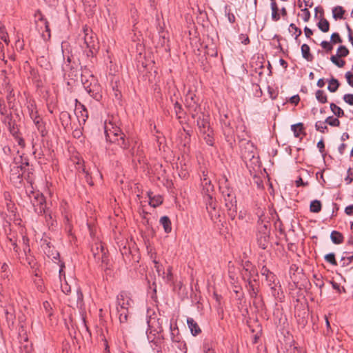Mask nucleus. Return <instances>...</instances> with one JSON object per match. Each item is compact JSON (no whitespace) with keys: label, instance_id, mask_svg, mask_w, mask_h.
Segmentation results:
<instances>
[{"label":"nucleus","instance_id":"f257e3e1","mask_svg":"<svg viewBox=\"0 0 353 353\" xmlns=\"http://www.w3.org/2000/svg\"><path fill=\"white\" fill-rule=\"evenodd\" d=\"M104 132L107 141L117 143L132 156L135 154L134 148L130 147L129 140L125 139V134L121 132L120 127L113 118L105 121Z\"/></svg>","mask_w":353,"mask_h":353},{"label":"nucleus","instance_id":"f03ea898","mask_svg":"<svg viewBox=\"0 0 353 353\" xmlns=\"http://www.w3.org/2000/svg\"><path fill=\"white\" fill-rule=\"evenodd\" d=\"M134 301L130 294L125 291L121 292L117 296L116 310L121 324H125L131 317V309Z\"/></svg>","mask_w":353,"mask_h":353},{"label":"nucleus","instance_id":"7ed1b4c3","mask_svg":"<svg viewBox=\"0 0 353 353\" xmlns=\"http://www.w3.org/2000/svg\"><path fill=\"white\" fill-rule=\"evenodd\" d=\"M227 182L228 179H225L224 182L221 183L219 188L224 199L228 215L232 220H234L237 214L236 195Z\"/></svg>","mask_w":353,"mask_h":353},{"label":"nucleus","instance_id":"20e7f679","mask_svg":"<svg viewBox=\"0 0 353 353\" xmlns=\"http://www.w3.org/2000/svg\"><path fill=\"white\" fill-rule=\"evenodd\" d=\"M195 119H196V125L199 134L208 145L212 146L214 143V132L210 125L209 115L201 111Z\"/></svg>","mask_w":353,"mask_h":353},{"label":"nucleus","instance_id":"39448f33","mask_svg":"<svg viewBox=\"0 0 353 353\" xmlns=\"http://www.w3.org/2000/svg\"><path fill=\"white\" fill-rule=\"evenodd\" d=\"M26 192L34 207V212L39 215L46 213V199L43 194L38 190H34L32 185L26 188Z\"/></svg>","mask_w":353,"mask_h":353},{"label":"nucleus","instance_id":"423d86ee","mask_svg":"<svg viewBox=\"0 0 353 353\" xmlns=\"http://www.w3.org/2000/svg\"><path fill=\"white\" fill-rule=\"evenodd\" d=\"M149 327L150 325H149ZM163 328L160 326L157 329L152 330L150 327L147 331V338L150 346L155 353H162L161 345L163 341L162 334Z\"/></svg>","mask_w":353,"mask_h":353},{"label":"nucleus","instance_id":"0eeeda50","mask_svg":"<svg viewBox=\"0 0 353 353\" xmlns=\"http://www.w3.org/2000/svg\"><path fill=\"white\" fill-rule=\"evenodd\" d=\"M185 105L193 119L196 118L201 111L199 98L191 90H188L185 94Z\"/></svg>","mask_w":353,"mask_h":353},{"label":"nucleus","instance_id":"6e6552de","mask_svg":"<svg viewBox=\"0 0 353 353\" xmlns=\"http://www.w3.org/2000/svg\"><path fill=\"white\" fill-rule=\"evenodd\" d=\"M34 21L37 25V27L40 29H45V32H42L41 36L45 41H47L50 39V30L49 27V23L47 19L44 17L43 14L40 10H37L34 13Z\"/></svg>","mask_w":353,"mask_h":353},{"label":"nucleus","instance_id":"1a4fd4ad","mask_svg":"<svg viewBox=\"0 0 353 353\" xmlns=\"http://www.w3.org/2000/svg\"><path fill=\"white\" fill-rule=\"evenodd\" d=\"M232 115L230 112H227L220 115V123L224 135L228 138L233 135L234 132V128L232 123Z\"/></svg>","mask_w":353,"mask_h":353},{"label":"nucleus","instance_id":"9d476101","mask_svg":"<svg viewBox=\"0 0 353 353\" xmlns=\"http://www.w3.org/2000/svg\"><path fill=\"white\" fill-rule=\"evenodd\" d=\"M270 230L266 225H261L259 228L258 232L256 234V240L259 246L265 250L269 245Z\"/></svg>","mask_w":353,"mask_h":353},{"label":"nucleus","instance_id":"9b49d317","mask_svg":"<svg viewBox=\"0 0 353 353\" xmlns=\"http://www.w3.org/2000/svg\"><path fill=\"white\" fill-rule=\"evenodd\" d=\"M95 81V80H94ZM84 88L87 92L91 97L97 101H99L102 99L101 87L97 82H91L89 85L87 83H83Z\"/></svg>","mask_w":353,"mask_h":353},{"label":"nucleus","instance_id":"f8f14e48","mask_svg":"<svg viewBox=\"0 0 353 353\" xmlns=\"http://www.w3.org/2000/svg\"><path fill=\"white\" fill-rule=\"evenodd\" d=\"M204 199L205 202L206 210H208V212L211 219H212L214 217L219 216L218 211L216 210V201L214 199L213 195L204 196Z\"/></svg>","mask_w":353,"mask_h":353},{"label":"nucleus","instance_id":"ddd939ff","mask_svg":"<svg viewBox=\"0 0 353 353\" xmlns=\"http://www.w3.org/2000/svg\"><path fill=\"white\" fill-rule=\"evenodd\" d=\"M83 32L84 44L85 45L86 48L92 50V49L94 48L95 46V40L94 37H93L92 31L89 27L84 26L83 28Z\"/></svg>","mask_w":353,"mask_h":353},{"label":"nucleus","instance_id":"4468645a","mask_svg":"<svg viewBox=\"0 0 353 353\" xmlns=\"http://www.w3.org/2000/svg\"><path fill=\"white\" fill-rule=\"evenodd\" d=\"M202 194L203 196H212L214 192V185L211 181L207 177V174L203 172V178H201Z\"/></svg>","mask_w":353,"mask_h":353},{"label":"nucleus","instance_id":"2eb2a0df","mask_svg":"<svg viewBox=\"0 0 353 353\" xmlns=\"http://www.w3.org/2000/svg\"><path fill=\"white\" fill-rule=\"evenodd\" d=\"M20 158L21 159V165L11 169L12 174H16L18 179H20L23 174L26 172V168H30L28 160L27 159H23L22 157H20Z\"/></svg>","mask_w":353,"mask_h":353},{"label":"nucleus","instance_id":"dca6fc26","mask_svg":"<svg viewBox=\"0 0 353 353\" xmlns=\"http://www.w3.org/2000/svg\"><path fill=\"white\" fill-rule=\"evenodd\" d=\"M79 106L81 107V109L77 111L76 114L77 117L78 119L79 125H84L86 122V120L88 118V112L83 104L81 103H79Z\"/></svg>","mask_w":353,"mask_h":353},{"label":"nucleus","instance_id":"f3484780","mask_svg":"<svg viewBox=\"0 0 353 353\" xmlns=\"http://www.w3.org/2000/svg\"><path fill=\"white\" fill-rule=\"evenodd\" d=\"M321 19L317 23V26L320 30L323 32H327L330 29V23L329 21L324 17V10L323 8H321Z\"/></svg>","mask_w":353,"mask_h":353},{"label":"nucleus","instance_id":"a211bd4d","mask_svg":"<svg viewBox=\"0 0 353 353\" xmlns=\"http://www.w3.org/2000/svg\"><path fill=\"white\" fill-rule=\"evenodd\" d=\"M59 119L62 126L65 129L71 125V115L67 111H63L60 113Z\"/></svg>","mask_w":353,"mask_h":353},{"label":"nucleus","instance_id":"6ab92c4d","mask_svg":"<svg viewBox=\"0 0 353 353\" xmlns=\"http://www.w3.org/2000/svg\"><path fill=\"white\" fill-rule=\"evenodd\" d=\"M187 323L192 335L196 336L201 332L199 325L192 318H188Z\"/></svg>","mask_w":353,"mask_h":353},{"label":"nucleus","instance_id":"aec40b11","mask_svg":"<svg viewBox=\"0 0 353 353\" xmlns=\"http://www.w3.org/2000/svg\"><path fill=\"white\" fill-rule=\"evenodd\" d=\"M101 252H93L94 257L97 261L101 260L102 263H108V257L106 256V252L104 250V248L102 245H100Z\"/></svg>","mask_w":353,"mask_h":353},{"label":"nucleus","instance_id":"412c9836","mask_svg":"<svg viewBox=\"0 0 353 353\" xmlns=\"http://www.w3.org/2000/svg\"><path fill=\"white\" fill-rule=\"evenodd\" d=\"M330 239L332 243L336 245L342 243L344 240V237L342 233L336 230H333L331 232Z\"/></svg>","mask_w":353,"mask_h":353},{"label":"nucleus","instance_id":"4be33fe9","mask_svg":"<svg viewBox=\"0 0 353 353\" xmlns=\"http://www.w3.org/2000/svg\"><path fill=\"white\" fill-rule=\"evenodd\" d=\"M159 222L162 225L165 233H170L172 231L171 221L168 216H162Z\"/></svg>","mask_w":353,"mask_h":353},{"label":"nucleus","instance_id":"5701e85b","mask_svg":"<svg viewBox=\"0 0 353 353\" xmlns=\"http://www.w3.org/2000/svg\"><path fill=\"white\" fill-rule=\"evenodd\" d=\"M271 1V10H272V19L274 21H278L280 19V14H279V8L275 0Z\"/></svg>","mask_w":353,"mask_h":353},{"label":"nucleus","instance_id":"b1692460","mask_svg":"<svg viewBox=\"0 0 353 353\" xmlns=\"http://www.w3.org/2000/svg\"><path fill=\"white\" fill-rule=\"evenodd\" d=\"M353 261V252H345L341 259L342 266H347Z\"/></svg>","mask_w":353,"mask_h":353},{"label":"nucleus","instance_id":"393cba45","mask_svg":"<svg viewBox=\"0 0 353 353\" xmlns=\"http://www.w3.org/2000/svg\"><path fill=\"white\" fill-rule=\"evenodd\" d=\"M301 54L304 59L307 61H312L313 60V56L310 53V48L307 44H303L301 46Z\"/></svg>","mask_w":353,"mask_h":353},{"label":"nucleus","instance_id":"a878e982","mask_svg":"<svg viewBox=\"0 0 353 353\" xmlns=\"http://www.w3.org/2000/svg\"><path fill=\"white\" fill-rule=\"evenodd\" d=\"M345 10L341 6H337L332 9V16L333 18L336 20L341 19L343 18V14H345Z\"/></svg>","mask_w":353,"mask_h":353},{"label":"nucleus","instance_id":"bb28decb","mask_svg":"<svg viewBox=\"0 0 353 353\" xmlns=\"http://www.w3.org/2000/svg\"><path fill=\"white\" fill-rule=\"evenodd\" d=\"M170 332H171V339L172 342L180 343L181 340V336L179 335V331L177 327H172V324L170 325Z\"/></svg>","mask_w":353,"mask_h":353},{"label":"nucleus","instance_id":"cd10ccee","mask_svg":"<svg viewBox=\"0 0 353 353\" xmlns=\"http://www.w3.org/2000/svg\"><path fill=\"white\" fill-rule=\"evenodd\" d=\"M303 124L302 123L291 125V130L293 132L294 137L296 138L300 137L301 134L303 133Z\"/></svg>","mask_w":353,"mask_h":353},{"label":"nucleus","instance_id":"c85d7f7f","mask_svg":"<svg viewBox=\"0 0 353 353\" xmlns=\"http://www.w3.org/2000/svg\"><path fill=\"white\" fill-rule=\"evenodd\" d=\"M328 83L329 85L327 86V90L330 92H335L340 85L339 81L334 78H332L331 79H330L328 81Z\"/></svg>","mask_w":353,"mask_h":353},{"label":"nucleus","instance_id":"c756f323","mask_svg":"<svg viewBox=\"0 0 353 353\" xmlns=\"http://www.w3.org/2000/svg\"><path fill=\"white\" fill-rule=\"evenodd\" d=\"M34 123L35 124L37 130L41 134L42 137L45 136V125L42 122V119L38 117L36 119H32Z\"/></svg>","mask_w":353,"mask_h":353},{"label":"nucleus","instance_id":"7c9ffc66","mask_svg":"<svg viewBox=\"0 0 353 353\" xmlns=\"http://www.w3.org/2000/svg\"><path fill=\"white\" fill-rule=\"evenodd\" d=\"M315 97L316 100L321 103H325L327 102V97L325 92L322 90L316 91Z\"/></svg>","mask_w":353,"mask_h":353},{"label":"nucleus","instance_id":"2f4dec72","mask_svg":"<svg viewBox=\"0 0 353 353\" xmlns=\"http://www.w3.org/2000/svg\"><path fill=\"white\" fill-rule=\"evenodd\" d=\"M330 106L333 114L337 117H342L344 116V111L335 103H331Z\"/></svg>","mask_w":353,"mask_h":353},{"label":"nucleus","instance_id":"473e14b6","mask_svg":"<svg viewBox=\"0 0 353 353\" xmlns=\"http://www.w3.org/2000/svg\"><path fill=\"white\" fill-rule=\"evenodd\" d=\"M312 212L318 213L321 210V203L319 200H314L311 202L310 206Z\"/></svg>","mask_w":353,"mask_h":353},{"label":"nucleus","instance_id":"72a5a7b5","mask_svg":"<svg viewBox=\"0 0 353 353\" xmlns=\"http://www.w3.org/2000/svg\"><path fill=\"white\" fill-rule=\"evenodd\" d=\"M336 54L332 55L330 57V61L339 68H343L345 65V61L340 59Z\"/></svg>","mask_w":353,"mask_h":353},{"label":"nucleus","instance_id":"f704fd0d","mask_svg":"<svg viewBox=\"0 0 353 353\" xmlns=\"http://www.w3.org/2000/svg\"><path fill=\"white\" fill-rule=\"evenodd\" d=\"M261 274L262 275H265L266 276V279L269 282H274V274H272L265 266H263L261 269Z\"/></svg>","mask_w":353,"mask_h":353},{"label":"nucleus","instance_id":"c9c22d12","mask_svg":"<svg viewBox=\"0 0 353 353\" xmlns=\"http://www.w3.org/2000/svg\"><path fill=\"white\" fill-rule=\"evenodd\" d=\"M45 214V219L48 225H53V222L54 221V217L52 214V212L51 210H50L48 208L46 207V213H42L41 215Z\"/></svg>","mask_w":353,"mask_h":353},{"label":"nucleus","instance_id":"e433bc0d","mask_svg":"<svg viewBox=\"0 0 353 353\" xmlns=\"http://www.w3.org/2000/svg\"><path fill=\"white\" fill-rule=\"evenodd\" d=\"M174 109L176 114V116L178 119H181L183 115L184 114L183 110L182 108V106L180 103H179L177 101L174 103Z\"/></svg>","mask_w":353,"mask_h":353},{"label":"nucleus","instance_id":"4c0bfd02","mask_svg":"<svg viewBox=\"0 0 353 353\" xmlns=\"http://www.w3.org/2000/svg\"><path fill=\"white\" fill-rule=\"evenodd\" d=\"M349 53V50L345 46H340L337 49L336 55L340 57H345Z\"/></svg>","mask_w":353,"mask_h":353},{"label":"nucleus","instance_id":"58836bf2","mask_svg":"<svg viewBox=\"0 0 353 353\" xmlns=\"http://www.w3.org/2000/svg\"><path fill=\"white\" fill-rule=\"evenodd\" d=\"M289 30L295 35V39H297V38L302 34L301 30L296 27L294 23H291L290 25Z\"/></svg>","mask_w":353,"mask_h":353},{"label":"nucleus","instance_id":"ea45409f","mask_svg":"<svg viewBox=\"0 0 353 353\" xmlns=\"http://www.w3.org/2000/svg\"><path fill=\"white\" fill-rule=\"evenodd\" d=\"M28 112L30 118L32 119H36L37 117H39L38 115L37 111L36 110V107L34 104L31 103L28 106Z\"/></svg>","mask_w":353,"mask_h":353},{"label":"nucleus","instance_id":"a19ab883","mask_svg":"<svg viewBox=\"0 0 353 353\" xmlns=\"http://www.w3.org/2000/svg\"><path fill=\"white\" fill-rule=\"evenodd\" d=\"M325 123L334 127H338L340 125V121L337 118H334L333 117H328L325 119Z\"/></svg>","mask_w":353,"mask_h":353},{"label":"nucleus","instance_id":"79ce46f5","mask_svg":"<svg viewBox=\"0 0 353 353\" xmlns=\"http://www.w3.org/2000/svg\"><path fill=\"white\" fill-rule=\"evenodd\" d=\"M324 259L327 263L332 264V265L336 266L338 265L337 261L335 259L334 253H329V254H326L324 256Z\"/></svg>","mask_w":353,"mask_h":353},{"label":"nucleus","instance_id":"37998d69","mask_svg":"<svg viewBox=\"0 0 353 353\" xmlns=\"http://www.w3.org/2000/svg\"><path fill=\"white\" fill-rule=\"evenodd\" d=\"M0 39L3 40L6 45L9 44L10 40L8 35L3 26H0Z\"/></svg>","mask_w":353,"mask_h":353},{"label":"nucleus","instance_id":"c03bdc74","mask_svg":"<svg viewBox=\"0 0 353 353\" xmlns=\"http://www.w3.org/2000/svg\"><path fill=\"white\" fill-rule=\"evenodd\" d=\"M61 291L65 294H69V293L71 292V287L70 285L68 283V282L66 281V280H64V283L61 282Z\"/></svg>","mask_w":353,"mask_h":353},{"label":"nucleus","instance_id":"a18cd8bd","mask_svg":"<svg viewBox=\"0 0 353 353\" xmlns=\"http://www.w3.org/2000/svg\"><path fill=\"white\" fill-rule=\"evenodd\" d=\"M325 121H317L315 123V128L317 131H319L322 133L325 132V130L327 129V127L325 125Z\"/></svg>","mask_w":353,"mask_h":353},{"label":"nucleus","instance_id":"49530a36","mask_svg":"<svg viewBox=\"0 0 353 353\" xmlns=\"http://www.w3.org/2000/svg\"><path fill=\"white\" fill-rule=\"evenodd\" d=\"M330 40L333 44L341 43L343 42L339 34L337 32H334L332 34Z\"/></svg>","mask_w":353,"mask_h":353},{"label":"nucleus","instance_id":"de8ad7c7","mask_svg":"<svg viewBox=\"0 0 353 353\" xmlns=\"http://www.w3.org/2000/svg\"><path fill=\"white\" fill-rule=\"evenodd\" d=\"M347 176L345 178V181L347 185H350L353 181V169L350 168L347 172Z\"/></svg>","mask_w":353,"mask_h":353},{"label":"nucleus","instance_id":"09e8293b","mask_svg":"<svg viewBox=\"0 0 353 353\" xmlns=\"http://www.w3.org/2000/svg\"><path fill=\"white\" fill-rule=\"evenodd\" d=\"M321 46L327 52H330L332 50L333 47L332 45L330 43V42L327 41H323L321 43Z\"/></svg>","mask_w":353,"mask_h":353},{"label":"nucleus","instance_id":"8fccbe9b","mask_svg":"<svg viewBox=\"0 0 353 353\" xmlns=\"http://www.w3.org/2000/svg\"><path fill=\"white\" fill-rule=\"evenodd\" d=\"M23 174H26V179L31 183L32 181L33 169L32 168H26V172Z\"/></svg>","mask_w":353,"mask_h":353},{"label":"nucleus","instance_id":"3c124183","mask_svg":"<svg viewBox=\"0 0 353 353\" xmlns=\"http://www.w3.org/2000/svg\"><path fill=\"white\" fill-rule=\"evenodd\" d=\"M248 291L250 296L256 297L257 295V292L255 290L254 285L251 281H248Z\"/></svg>","mask_w":353,"mask_h":353},{"label":"nucleus","instance_id":"603ef678","mask_svg":"<svg viewBox=\"0 0 353 353\" xmlns=\"http://www.w3.org/2000/svg\"><path fill=\"white\" fill-rule=\"evenodd\" d=\"M343 99L345 103L350 105H353V94H345L343 95Z\"/></svg>","mask_w":353,"mask_h":353},{"label":"nucleus","instance_id":"864d4df0","mask_svg":"<svg viewBox=\"0 0 353 353\" xmlns=\"http://www.w3.org/2000/svg\"><path fill=\"white\" fill-rule=\"evenodd\" d=\"M303 19L305 22H307L310 19V12L307 8H303L301 10Z\"/></svg>","mask_w":353,"mask_h":353},{"label":"nucleus","instance_id":"5fc2aeb1","mask_svg":"<svg viewBox=\"0 0 353 353\" xmlns=\"http://www.w3.org/2000/svg\"><path fill=\"white\" fill-rule=\"evenodd\" d=\"M60 269H59V278H60V281L62 282L63 281V279L64 280H65V272H64V268H65V265H64V263H60Z\"/></svg>","mask_w":353,"mask_h":353},{"label":"nucleus","instance_id":"6e6d98bb","mask_svg":"<svg viewBox=\"0 0 353 353\" xmlns=\"http://www.w3.org/2000/svg\"><path fill=\"white\" fill-rule=\"evenodd\" d=\"M348 84L353 88V74L351 72H347L345 74Z\"/></svg>","mask_w":353,"mask_h":353},{"label":"nucleus","instance_id":"4d7b16f0","mask_svg":"<svg viewBox=\"0 0 353 353\" xmlns=\"http://www.w3.org/2000/svg\"><path fill=\"white\" fill-rule=\"evenodd\" d=\"M77 305H81L83 303V295L80 288H78L77 290Z\"/></svg>","mask_w":353,"mask_h":353},{"label":"nucleus","instance_id":"13d9d810","mask_svg":"<svg viewBox=\"0 0 353 353\" xmlns=\"http://www.w3.org/2000/svg\"><path fill=\"white\" fill-rule=\"evenodd\" d=\"M239 40L244 45H248V44L250 43V39H249V37L247 34H241L239 35Z\"/></svg>","mask_w":353,"mask_h":353},{"label":"nucleus","instance_id":"bf43d9fd","mask_svg":"<svg viewBox=\"0 0 353 353\" xmlns=\"http://www.w3.org/2000/svg\"><path fill=\"white\" fill-rule=\"evenodd\" d=\"M163 202L162 199L161 197H158L157 199H152L150 201V205L156 207L161 204Z\"/></svg>","mask_w":353,"mask_h":353},{"label":"nucleus","instance_id":"052dcab7","mask_svg":"<svg viewBox=\"0 0 353 353\" xmlns=\"http://www.w3.org/2000/svg\"><path fill=\"white\" fill-rule=\"evenodd\" d=\"M154 263H155V268L158 272V274L159 276H163L164 277V276H163L165 274L164 270L161 268V265H160L158 262L154 261Z\"/></svg>","mask_w":353,"mask_h":353},{"label":"nucleus","instance_id":"680f3d73","mask_svg":"<svg viewBox=\"0 0 353 353\" xmlns=\"http://www.w3.org/2000/svg\"><path fill=\"white\" fill-rule=\"evenodd\" d=\"M1 272L4 273L3 276L8 277V269H9L8 265L6 264V263H4L1 265Z\"/></svg>","mask_w":353,"mask_h":353},{"label":"nucleus","instance_id":"e2e57ef3","mask_svg":"<svg viewBox=\"0 0 353 353\" xmlns=\"http://www.w3.org/2000/svg\"><path fill=\"white\" fill-rule=\"evenodd\" d=\"M0 114L6 115L7 114V109L3 101L0 100Z\"/></svg>","mask_w":353,"mask_h":353},{"label":"nucleus","instance_id":"0e129e2a","mask_svg":"<svg viewBox=\"0 0 353 353\" xmlns=\"http://www.w3.org/2000/svg\"><path fill=\"white\" fill-rule=\"evenodd\" d=\"M15 139L19 146H21L22 148H25V146H26L25 141L22 137L16 136Z\"/></svg>","mask_w":353,"mask_h":353},{"label":"nucleus","instance_id":"69168bd1","mask_svg":"<svg viewBox=\"0 0 353 353\" xmlns=\"http://www.w3.org/2000/svg\"><path fill=\"white\" fill-rule=\"evenodd\" d=\"M300 101V97L298 94L294 95L290 98V102L296 105Z\"/></svg>","mask_w":353,"mask_h":353},{"label":"nucleus","instance_id":"338daca9","mask_svg":"<svg viewBox=\"0 0 353 353\" xmlns=\"http://www.w3.org/2000/svg\"><path fill=\"white\" fill-rule=\"evenodd\" d=\"M345 213L348 216L353 215V204L350 205L345 208Z\"/></svg>","mask_w":353,"mask_h":353},{"label":"nucleus","instance_id":"774afa93","mask_svg":"<svg viewBox=\"0 0 353 353\" xmlns=\"http://www.w3.org/2000/svg\"><path fill=\"white\" fill-rule=\"evenodd\" d=\"M203 353H216L214 349L210 347L208 345H205L203 347Z\"/></svg>","mask_w":353,"mask_h":353}]
</instances>
